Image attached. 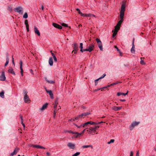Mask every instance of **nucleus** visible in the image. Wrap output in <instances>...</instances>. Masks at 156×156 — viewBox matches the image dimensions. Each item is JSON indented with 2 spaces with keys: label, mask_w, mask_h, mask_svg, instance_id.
I'll list each match as a JSON object with an SVG mask.
<instances>
[{
  "label": "nucleus",
  "mask_w": 156,
  "mask_h": 156,
  "mask_svg": "<svg viewBox=\"0 0 156 156\" xmlns=\"http://www.w3.org/2000/svg\"><path fill=\"white\" fill-rule=\"evenodd\" d=\"M31 146L34 147H35L37 148H41L45 149V148L43 146H41L38 145H32Z\"/></svg>",
  "instance_id": "dca6fc26"
},
{
  "label": "nucleus",
  "mask_w": 156,
  "mask_h": 156,
  "mask_svg": "<svg viewBox=\"0 0 156 156\" xmlns=\"http://www.w3.org/2000/svg\"><path fill=\"white\" fill-rule=\"evenodd\" d=\"M73 134H75V135L72 137V138H77L79 137V135H78V132H74Z\"/></svg>",
  "instance_id": "aec40b11"
},
{
  "label": "nucleus",
  "mask_w": 156,
  "mask_h": 156,
  "mask_svg": "<svg viewBox=\"0 0 156 156\" xmlns=\"http://www.w3.org/2000/svg\"><path fill=\"white\" fill-rule=\"evenodd\" d=\"M8 72L9 73H11L14 75H16L13 69L11 67H9V69L8 70Z\"/></svg>",
  "instance_id": "f8f14e48"
},
{
  "label": "nucleus",
  "mask_w": 156,
  "mask_h": 156,
  "mask_svg": "<svg viewBox=\"0 0 156 156\" xmlns=\"http://www.w3.org/2000/svg\"><path fill=\"white\" fill-rule=\"evenodd\" d=\"M27 92L26 90H24L23 91V94L24 95V96H26V95H27Z\"/></svg>",
  "instance_id": "ea45409f"
},
{
  "label": "nucleus",
  "mask_w": 156,
  "mask_h": 156,
  "mask_svg": "<svg viewBox=\"0 0 156 156\" xmlns=\"http://www.w3.org/2000/svg\"><path fill=\"white\" fill-rule=\"evenodd\" d=\"M119 30V28L117 29L115 28L114 33L112 34L113 37H114L115 36Z\"/></svg>",
  "instance_id": "5701e85b"
},
{
  "label": "nucleus",
  "mask_w": 156,
  "mask_h": 156,
  "mask_svg": "<svg viewBox=\"0 0 156 156\" xmlns=\"http://www.w3.org/2000/svg\"><path fill=\"white\" fill-rule=\"evenodd\" d=\"M83 133H79L78 132V135H79V137L80 136H82Z\"/></svg>",
  "instance_id": "680f3d73"
},
{
  "label": "nucleus",
  "mask_w": 156,
  "mask_h": 156,
  "mask_svg": "<svg viewBox=\"0 0 156 156\" xmlns=\"http://www.w3.org/2000/svg\"><path fill=\"white\" fill-rule=\"evenodd\" d=\"M8 10L11 11H12V7H8Z\"/></svg>",
  "instance_id": "052dcab7"
},
{
  "label": "nucleus",
  "mask_w": 156,
  "mask_h": 156,
  "mask_svg": "<svg viewBox=\"0 0 156 156\" xmlns=\"http://www.w3.org/2000/svg\"><path fill=\"white\" fill-rule=\"evenodd\" d=\"M24 101L26 103L28 101H30V100L28 96L26 95L24 96Z\"/></svg>",
  "instance_id": "bb28decb"
},
{
  "label": "nucleus",
  "mask_w": 156,
  "mask_h": 156,
  "mask_svg": "<svg viewBox=\"0 0 156 156\" xmlns=\"http://www.w3.org/2000/svg\"><path fill=\"white\" fill-rule=\"evenodd\" d=\"M106 75L105 74H104L100 78H99V79L100 80L101 79H102L103 78H104L105 76Z\"/></svg>",
  "instance_id": "09e8293b"
},
{
  "label": "nucleus",
  "mask_w": 156,
  "mask_h": 156,
  "mask_svg": "<svg viewBox=\"0 0 156 156\" xmlns=\"http://www.w3.org/2000/svg\"><path fill=\"white\" fill-rule=\"evenodd\" d=\"M68 146L70 149H73L75 148V145L71 143H69L67 144Z\"/></svg>",
  "instance_id": "9d476101"
},
{
  "label": "nucleus",
  "mask_w": 156,
  "mask_h": 156,
  "mask_svg": "<svg viewBox=\"0 0 156 156\" xmlns=\"http://www.w3.org/2000/svg\"><path fill=\"white\" fill-rule=\"evenodd\" d=\"M6 62L5 64V66H6L8 64L9 62V58L8 55L6 56Z\"/></svg>",
  "instance_id": "cd10ccee"
},
{
  "label": "nucleus",
  "mask_w": 156,
  "mask_h": 156,
  "mask_svg": "<svg viewBox=\"0 0 156 156\" xmlns=\"http://www.w3.org/2000/svg\"><path fill=\"white\" fill-rule=\"evenodd\" d=\"M48 104L47 103L44 104L40 108V110L41 111H43L47 107Z\"/></svg>",
  "instance_id": "393cba45"
},
{
  "label": "nucleus",
  "mask_w": 156,
  "mask_h": 156,
  "mask_svg": "<svg viewBox=\"0 0 156 156\" xmlns=\"http://www.w3.org/2000/svg\"><path fill=\"white\" fill-rule=\"evenodd\" d=\"M94 45L93 44H91L89 45L88 48L85 49H83L84 51H88L89 52H91L94 49Z\"/></svg>",
  "instance_id": "423d86ee"
},
{
  "label": "nucleus",
  "mask_w": 156,
  "mask_h": 156,
  "mask_svg": "<svg viewBox=\"0 0 156 156\" xmlns=\"http://www.w3.org/2000/svg\"><path fill=\"white\" fill-rule=\"evenodd\" d=\"M46 80L49 83H54V81H53L52 80Z\"/></svg>",
  "instance_id": "8fccbe9b"
},
{
  "label": "nucleus",
  "mask_w": 156,
  "mask_h": 156,
  "mask_svg": "<svg viewBox=\"0 0 156 156\" xmlns=\"http://www.w3.org/2000/svg\"><path fill=\"white\" fill-rule=\"evenodd\" d=\"M123 18L124 16H123L122 18H120V20L118 22V23L116 25V26H115V28L116 29L118 28L119 29V30L120 29V26L122 23V22L123 21Z\"/></svg>",
  "instance_id": "39448f33"
},
{
  "label": "nucleus",
  "mask_w": 156,
  "mask_h": 156,
  "mask_svg": "<svg viewBox=\"0 0 156 156\" xmlns=\"http://www.w3.org/2000/svg\"><path fill=\"white\" fill-rule=\"evenodd\" d=\"M64 132L65 133H71L72 134H73V133L74 132L71 131V130H65L64 131Z\"/></svg>",
  "instance_id": "58836bf2"
},
{
  "label": "nucleus",
  "mask_w": 156,
  "mask_h": 156,
  "mask_svg": "<svg viewBox=\"0 0 156 156\" xmlns=\"http://www.w3.org/2000/svg\"><path fill=\"white\" fill-rule=\"evenodd\" d=\"M14 11L20 14H23V9L21 6H19L15 8L14 9Z\"/></svg>",
  "instance_id": "f03ea898"
},
{
  "label": "nucleus",
  "mask_w": 156,
  "mask_h": 156,
  "mask_svg": "<svg viewBox=\"0 0 156 156\" xmlns=\"http://www.w3.org/2000/svg\"><path fill=\"white\" fill-rule=\"evenodd\" d=\"M73 46L74 51H77L78 50V48L77 44L76 43L74 44Z\"/></svg>",
  "instance_id": "c756f323"
},
{
  "label": "nucleus",
  "mask_w": 156,
  "mask_h": 156,
  "mask_svg": "<svg viewBox=\"0 0 156 156\" xmlns=\"http://www.w3.org/2000/svg\"><path fill=\"white\" fill-rule=\"evenodd\" d=\"M19 150V148H16L15 149L14 151L11 153L10 154V156H13L14 155L16 154L18 152V151Z\"/></svg>",
  "instance_id": "ddd939ff"
},
{
  "label": "nucleus",
  "mask_w": 156,
  "mask_h": 156,
  "mask_svg": "<svg viewBox=\"0 0 156 156\" xmlns=\"http://www.w3.org/2000/svg\"><path fill=\"white\" fill-rule=\"evenodd\" d=\"M135 46L134 45V39L133 41L132 42V47L131 49V51L133 53H134L135 52L134 50Z\"/></svg>",
  "instance_id": "a211bd4d"
},
{
  "label": "nucleus",
  "mask_w": 156,
  "mask_h": 156,
  "mask_svg": "<svg viewBox=\"0 0 156 156\" xmlns=\"http://www.w3.org/2000/svg\"><path fill=\"white\" fill-rule=\"evenodd\" d=\"M80 51L82 52L84 51L83 49V44L82 43H81L80 44Z\"/></svg>",
  "instance_id": "7c9ffc66"
},
{
  "label": "nucleus",
  "mask_w": 156,
  "mask_h": 156,
  "mask_svg": "<svg viewBox=\"0 0 156 156\" xmlns=\"http://www.w3.org/2000/svg\"><path fill=\"white\" fill-rule=\"evenodd\" d=\"M100 79L98 78L97 79H96L95 80V86H96L98 83V81Z\"/></svg>",
  "instance_id": "c03bdc74"
},
{
  "label": "nucleus",
  "mask_w": 156,
  "mask_h": 156,
  "mask_svg": "<svg viewBox=\"0 0 156 156\" xmlns=\"http://www.w3.org/2000/svg\"><path fill=\"white\" fill-rule=\"evenodd\" d=\"M83 127H86L87 125H88L87 122H85L84 123L82 124Z\"/></svg>",
  "instance_id": "a19ab883"
},
{
  "label": "nucleus",
  "mask_w": 156,
  "mask_h": 156,
  "mask_svg": "<svg viewBox=\"0 0 156 156\" xmlns=\"http://www.w3.org/2000/svg\"><path fill=\"white\" fill-rule=\"evenodd\" d=\"M80 15H81L82 16H86V15L87 14H83V13L82 12L80 13Z\"/></svg>",
  "instance_id": "864d4df0"
},
{
  "label": "nucleus",
  "mask_w": 156,
  "mask_h": 156,
  "mask_svg": "<svg viewBox=\"0 0 156 156\" xmlns=\"http://www.w3.org/2000/svg\"><path fill=\"white\" fill-rule=\"evenodd\" d=\"M34 31L35 34H36L38 36L40 35V33L38 30V28L36 26L34 27Z\"/></svg>",
  "instance_id": "9b49d317"
},
{
  "label": "nucleus",
  "mask_w": 156,
  "mask_h": 156,
  "mask_svg": "<svg viewBox=\"0 0 156 156\" xmlns=\"http://www.w3.org/2000/svg\"><path fill=\"white\" fill-rule=\"evenodd\" d=\"M46 91L47 93H48L49 94L51 98V99H53V94L52 93L51 90H46Z\"/></svg>",
  "instance_id": "2eb2a0df"
},
{
  "label": "nucleus",
  "mask_w": 156,
  "mask_h": 156,
  "mask_svg": "<svg viewBox=\"0 0 156 156\" xmlns=\"http://www.w3.org/2000/svg\"><path fill=\"white\" fill-rule=\"evenodd\" d=\"M100 124V122H94V125H98Z\"/></svg>",
  "instance_id": "13d9d810"
},
{
  "label": "nucleus",
  "mask_w": 156,
  "mask_h": 156,
  "mask_svg": "<svg viewBox=\"0 0 156 156\" xmlns=\"http://www.w3.org/2000/svg\"><path fill=\"white\" fill-rule=\"evenodd\" d=\"M20 118L21 119V122H22V121L23 122V116H22V115H20Z\"/></svg>",
  "instance_id": "6e6d98bb"
},
{
  "label": "nucleus",
  "mask_w": 156,
  "mask_h": 156,
  "mask_svg": "<svg viewBox=\"0 0 156 156\" xmlns=\"http://www.w3.org/2000/svg\"><path fill=\"white\" fill-rule=\"evenodd\" d=\"M80 115L76 116L75 118V119H76V120H78L80 118H81L82 117H80Z\"/></svg>",
  "instance_id": "de8ad7c7"
},
{
  "label": "nucleus",
  "mask_w": 156,
  "mask_h": 156,
  "mask_svg": "<svg viewBox=\"0 0 156 156\" xmlns=\"http://www.w3.org/2000/svg\"><path fill=\"white\" fill-rule=\"evenodd\" d=\"M57 108H54V115H53V117L55 118V117L56 113L57 112Z\"/></svg>",
  "instance_id": "473e14b6"
},
{
  "label": "nucleus",
  "mask_w": 156,
  "mask_h": 156,
  "mask_svg": "<svg viewBox=\"0 0 156 156\" xmlns=\"http://www.w3.org/2000/svg\"><path fill=\"white\" fill-rule=\"evenodd\" d=\"M4 91H2L0 93V96L2 98H3L4 97Z\"/></svg>",
  "instance_id": "72a5a7b5"
},
{
  "label": "nucleus",
  "mask_w": 156,
  "mask_h": 156,
  "mask_svg": "<svg viewBox=\"0 0 156 156\" xmlns=\"http://www.w3.org/2000/svg\"><path fill=\"white\" fill-rule=\"evenodd\" d=\"M90 114V113L89 112H84L80 115V116L82 117L83 116H86L89 115Z\"/></svg>",
  "instance_id": "c85d7f7f"
},
{
  "label": "nucleus",
  "mask_w": 156,
  "mask_h": 156,
  "mask_svg": "<svg viewBox=\"0 0 156 156\" xmlns=\"http://www.w3.org/2000/svg\"><path fill=\"white\" fill-rule=\"evenodd\" d=\"M96 40L97 43L98 47L101 51L103 50V48L102 46V44L101 40L98 38H96Z\"/></svg>",
  "instance_id": "20e7f679"
},
{
  "label": "nucleus",
  "mask_w": 156,
  "mask_h": 156,
  "mask_svg": "<svg viewBox=\"0 0 156 156\" xmlns=\"http://www.w3.org/2000/svg\"><path fill=\"white\" fill-rule=\"evenodd\" d=\"M88 124L94 125V122L92 121H89L87 122Z\"/></svg>",
  "instance_id": "603ef678"
},
{
  "label": "nucleus",
  "mask_w": 156,
  "mask_h": 156,
  "mask_svg": "<svg viewBox=\"0 0 156 156\" xmlns=\"http://www.w3.org/2000/svg\"><path fill=\"white\" fill-rule=\"evenodd\" d=\"M52 25L55 27L58 28L60 29H61L62 28V27L61 26L56 23H53Z\"/></svg>",
  "instance_id": "4468645a"
},
{
  "label": "nucleus",
  "mask_w": 156,
  "mask_h": 156,
  "mask_svg": "<svg viewBox=\"0 0 156 156\" xmlns=\"http://www.w3.org/2000/svg\"><path fill=\"white\" fill-rule=\"evenodd\" d=\"M140 123V122H139L134 121L133 122L131 125L129 126V129L131 130H133L134 127L138 125Z\"/></svg>",
  "instance_id": "7ed1b4c3"
},
{
  "label": "nucleus",
  "mask_w": 156,
  "mask_h": 156,
  "mask_svg": "<svg viewBox=\"0 0 156 156\" xmlns=\"http://www.w3.org/2000/svg\"><path fill=\"white\" fill-rule=\"evenodd\" d=\"M91 16L95 17V16L93 14H90V13L87 14L86 15V17H91Z\"/></svg>",
  "instance_id": "4c0bfd02"
},
{
  "label": "nucleus",
  "mask_w": 156,
  "mask_h": 156,
  "mask_svg": "<svg viewBox=\"0 0 156 156\" xmlns=\"http://www.w3.org/2000/svg\"><path fill=\"white\" fill-rule=\"evenodd\" d=\"M125 9L126 3L125 2H124L121 7V10L120 12V18H122L123 16H124V12L125 11Z\"/></svg>",
  "instance_id": "f257e3e1"
},
{
  "label": "nucleus",
  "mask_w": 156,
  "mask_h": 156,
  "mask_svg": "<svg viewBox=\"0 0 156 156\" xmlns=\"http://www.w3.org/2000/svg\"><path fill=\"white\" fill-rule=\"evenodd\" d=\"M76 10L78 12V13L80 14L81 12L80 11V10L79 9H76Z\"/></svg>",
  "instance_id": "4d7b16f0"
},
{
  "label": "nucleus",
  "mask_w": 156,
  "mask_h": 156,
  "mask_svg": "<svg viewBox=\"0 0 156 156\" xmlns=\"http://www.w3.org/2000/svg\"><path fill=\"white\" fill-rule=\"evenodd\" d=\"M50 52L52 55V56H53V57L54 56H55V55L54 54V53L52 52V51H50Z\"/></svg>",
  "instance_id": "bf43d9fd"
},
{
  "label": "nucleus",
  "mask_w": 156,
  "mask_h": 156,
  "mask_svg": "<svg viewBox=\"0 0 156 156\" xmlns=\"http://www.w3.org/2000/svg\"><path fill=\"white\" fill-rule=\"evenodd\" d=\"M23 18L25 19H27L28 18V14L27 12H26L24 13L23 16Z\"/></svg>",
  "instance_id": "c9c22d12"
},
{
  "label": "nucleus",
  "mask_w": 156,
  "mask_h": 156,
  "mask_svg": "<svg viewBox=\"0 0 156 156\" xmlns=\"http://www.w3.org/2000/svg\"><path fill=\"white\" fill-rule=\"evenodd\" d=\"M82 147L83 148H87L89 147H91L92 148L93 147L92 145H83L82 146Z\"/></svg>",
  "instance_id": "2f4dec72"
},
{
  "label": "nucleus",
  "mask_w": 156,
  "mask_h": 156,
  "mask_svg": "<svg viewBox=\"0 0 156 156\" xmlns=\"http://www.w3.org/2000/svg\"><path fill=\"white\" fill-rule=\"evenodd\" d=\"M121 83V82H120L117 81V82H115V83H113L111 84V85H112V86H113V85L118 84H119V83Z\"/></svg>",
  "instance_id": "f704fd0d"
},
{
  "label": "nucleus",
  "mask_w": 156,
  "mask_h": 156,
  "mask_svg": "<svg viewBox=\"0 0 156 156\" xmlns=\"http://www.w3.org/2000/svg\"><path fill=\"white\" fill-rule=\"evenodd\" d=\"M115 48L117 50L119 51V52L120 54V55H121L122 54V52L120 51V50L119 49V48L116 46H115Z\"/></svg>",
  "instance_id": "e433bc0d"
},
{
  "label": "nucleus",
  "mask_w": 156,
  "mask_h": 156,
  "mask_svg": "<svg viewBox=\"0 0 156 156\" xmlns=\"http://www.w3.org/2000/svg\"><path fill=\"white\" fill-rule=\"evenodd\" d=\"M73 124L77 127V129L76 130L77 131H80L81 128L83 127L82 124H80V125H78L75 123H73Z\"/></svg>",
  "instance_id": "1a4fd4ad"
},
{
  "label": "nucleus",
  "mask_w": 156,
  "mask_h": 156,
  "mask_svg": "<svg viewBox=\"0 0 156 156\" xmlns=\"http://www.w3.org/2000/svg\"><path fill=\"white\" fill-rule=\"evenodd\" d=\"M25 24L26 25L27 30V32H28L29 30V25L28 24V21L27 20H26L25 21Z\"/></svg>",
  "instance_id": "b1692460"
},
{
  "label": "nucleus",
  "mask_w": 156,
  "mask_h": 156,
  "mask_svg": "<svg viewBox=\"0 0 156 156\" xmlns=\"http://www.w3.org/2000/svg\"><path fill=\"white\" fill-rule=\"evenodd\" d=\"M48 62L49 65L51 66H52L53 65V60L52 57H50L49 58Z\"/></svg>",
  "instance_id": "4be33fe9"
},
{
  "label": "nucleus",
  "mask_w": 156,
  "mask_h": 156,
  "mask_svg": "<svg viewBox=\"0 0 156 156\" xmlns=\"http://www.w3.org/2000/svg\"><path fill=\"white\" fill-rule=\"evenodd\" d=\"M80 154V152H77L74 154H73L72 156H77L79 155Z\"/></svg>",
  "instance_id": "79ce46f5"
},
{
  "label": "nucleus",
  "mask_w": 156,
  "mask_h": 156,
  "mask_svg": "<svg viewBox=\"0 0 156 156\" xmlns=\"http://www.w3.org/2000/svg\"><path fill=\"white\" fill-rule=\"evenodd\" d=\"M140 64L141 65H145V63L144 62V61L143 60H141L140 62Z\"/></svg>",
  "instance_id": "a18cd8bd"
},
{
  "label": "nucleus",
  "mask_w": 156,
  "mask_h": 156,
  "mask_svg": "<svg viewBox=\"0 0 156 156\" xmlns=\"http://www.w3.org/2000/svg\"><path fill=\"white\" fill-rule=\"evenodd\" d=\"M21 122L22 124V125L23 126V127H25V125L23 123V122L22 121Z\"/></svg>",
  "instance_id": "69168bd1"
},
{
  "label": "nucleus",
  "mask_w": 156,
  "mask_h": 156,
  "mask_svg": "<svg viewBox=\"0 0 156 156\" xmlns=\"http://www.w3.org/2000/svg\"><path fill=\"white\" fill-rule=\"evenodd\" d=\"M99 126H97L94 127H91L87 130V131L90 133H91L92 131H93V132H94L96 129H97L99 127Z\"/></svg>",
  "instance_id": "0eeeda50"
},
{
  "label": "nucleus",
  "mask_w": 156,
  "mask_h": 156,
  "mask_svg": "<svg viewBox=\"0 0 156 156\" xmlns=\"http://www.w3.org/2000/svg\"><path fill=\"white\" fill-rule=\"evenodd\" d=\"M136 156H139V151H138L136 153Z\"/></svg>",
  "instance_id": "338daca9"
},
{
  "label": "nucleus",
  "mask_w": 156,
  "mask_h": 156,
  "mask_svg": "<svg viewBox=\"0 0 156 156\" xmlns=\"http://www.w3.org/2000/svg\"><path fill=\"white\" fill-rule=\"evenodd\" d=\"M20 73H23V70L22 68L23 62L21 60H20Z\"/></svg>",
  "instance_id": "f3484780"
},
{
  "label": "nucleus",
  "mask_w": 156,
  "mask_h": 156,
  "mask_svg": "<svg viewBox=\"0 0 156 156\" xmlns=\"http://www.w3.org/2000/svg\"><path fill=\"white\" fill-rule=\"evenodd\" d=\"M46 154L48 156H49L50 155V153L48 152H47L46 153Z\"/></svg>",
  "instance_id": "774afa93"
},
{
  "label": "nucleus",
  "mask_w": 156,
  "mask_h": 156,
  "mask_svg": "<svg viewBox=\"0 0 156 156\" xmlns=\"http://www.w3.org/2000/svg\"><path fill=\"white\" fill-rule=\"evenodd\" d=\"M61 25L63 26L67 27H68V25L67 24L64 23H61Z\"/></svg>",
  "instance_id": "3c124183"
},
{
  "label": "nucleus",
  "mask_w": 156,
  "mask_h": 156,
  "mask_svg": "<svg viewBox=\"0 0 156 156\" xmlns=\"http://www.w3.org/2000/svg\"><path fill=\"white\" fill-rule=\"evenodd\" d=\"M122 108V107H116L115 106H113L112 109L115 111H117L120 110Z\"/></svg>",
  "instance_id": "a878e982"
},
{
  "label": "nucleus",
  "mask_w": 156,
  "mask_h": 156,
  "mask_svg": "<svg viewBox=\"0 0 156 156\" xmlns=\"http://www.w3.org/2000/svg\"><path fill=\"white\" fill-rule=\"evenodd\" d=\"M128 92V91H127V92L125 93H121V92H119L117 93V96H119L121 95L126 96Z\"/></svg>",
  "instance_id": "412c9836"
},
{
  "label": "nucleus",
  "mask_w": 156,
  "mask_h": 156,
  "mask_svg": "<svg viewBox=\"0 0 156 156\" xmlns=\"http://www.w3.org/2000/svg\"><path fill=\"white\" fill-rule=\"evenodd\" d=\"M53 59H54V60L55 62H56L57 61V59L56 57L55 56H54L53 57Z\"/></svg>",
  "instance_id": "5fc2aeb1"
},
{
  "label": "nucleus",
  "mask_w": 156,
  "mask_h": 156,
  "mask_svg": "<svg viewBox=\"0 0 156 156\" xmlns=\"http://www.w3.org/2000/svg\"><path fill=\"white\" fill-rule=\"evenodd\" d=\"M133 152L132 151H131L130 152V156H133Z\"/></svg>",
  "instance_id": "0e129e2a"
},
{
  "label": "nucleus",
  "mask_w": 156,
  "mask_h": 156,
  "mask_svg": "<svg viewBox=\"0 0 156 156\" xmlns=\"http://www.w3.org/2000/svg\"><path fill=\"white\" fill-rule=\"evenodd\" d=\"M76 120V119H75V118H72V119H69L68 121L73 122V121H74Z\"/></svg>",
  "instance_id": "49530a36"
},
{
  "label": "nucleus",
  "mask_w": 156,
  "mask_h": 156,
  "mask_svg": "<svg viewBox=\"0 0 156 156\" xmlns=\"http://www.w3.org/2000/svg\"><path fill=\"white\" fill-rule=\"evenodd\" d=\"M114 139H111L110 141L108 142V144H109L111 143H113L114 142Z\"/></svg>",
  "instance_id": "37998d69"
},
{
  "label": "nucleus",
  "mask_w": 156,
  "mask_h": 156,
  "mask_svg": "<svg viewBox=\"0 0 156 156\" xmlns=\"http://www.w3.org/2000/svg\"><path fill=\"white\" fill-rule=\"evenodd\" d=\"M6 79V77L5 76V73L4 72H2V74L0 76V80L2 81H4Z\"/></svg>",
  "instance_id": "6e6552de"
},
{
  "label": "nucleus",
  "mask_w": 156,
  "mask_h": 156,
  "mask_svg": "<svg viewBox=\"0 0 156 156\" xmlns=\"http://www.w3.org/2000/svg\"><path fill=\"white\" fill-rule=\"evenodd\" d=\"M101 88H98L95 90V91H96L100 90L101 89Z\"/></svg>",
  "instance_id": "e2e57ef3"
},
{
  "label": "nucleus",
  "mask_w": 156,
  "mask_h": 156,
  "mask_svg": "<svg viewBox=\"0 0 156 156\" xmlns=\"http://www.w3.org/2000/svg\"><path fill=\"white\" fill-rule=\"evenodd\" d=\"M58 103V99L57 98L55 100L54 104V108H57V106Z\"/></svg>",
  "instance_id": "6ab92c4d"
}]
</instances>
